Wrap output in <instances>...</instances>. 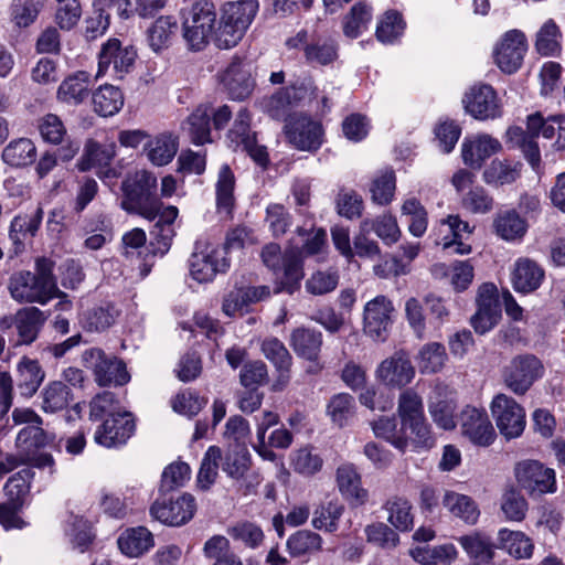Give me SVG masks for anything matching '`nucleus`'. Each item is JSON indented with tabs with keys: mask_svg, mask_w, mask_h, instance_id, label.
I'll return each mask as SVG.
<instances>
[{
	"mask_svg": "<svg viewBox=\"0 0 565 565\" xmlns=\"http://www.w3.org/2000/svg\"><path fill=\"white\" fill-rule=\"evenodd\" d=\"M55 262L47 257L35 259V271L22 270L11 276L9 290L19 302H38L45 305L62 295L53 274ZM63 296H65L63 294Z\"/></svg>",
	"mask_w": 565,
	"mask_h": 565,
	"instance_id": "1",
	"label": "nucleus"
},
{
	"mask_svg": "<svg viewBox=\"0 0 565 565\" xmlns=\"http://www.w3.org/2000/svg\"><path fill=\"white\" fill-rule=\"evenodd\" d=\"M120 190V207L128 214L153 221L164 207L157 192V177L151 171L140 169L127 173L121 181Z\"/></svg>",
	"mask_w": 565,
	"mask_h": 565,
	"instance_id": "2",
	"label": "nucleus"
},
{
	"mask_svg": "<svg viewBox=\"0 0 565 565\" xmlns=\"http://www.w3.org/2000/svg\"><path fill=\"white\" fill-rule=\"evenodd\" d=\"M262 260L275 276V294L287 292L292 295L299 290L303 279V260L296 247L281 252L276 243L267 244L262 249Z\"/></svg>",
	"mask_w": 565,
	"mask_h": 565,
	"instance_id": "3",
	"label": "nucleus"
},
{
	"mask_svg": "<svg viewBox=\"0 0 565 565\" xmlns=\"http://www.w3.org/2000/svg\"><path fill=\"white\" fill-rule=\"evenodd\" d=\"M259 10L258 0H237L222 7L214 41L218 49H232L238 44Z\"/></svg>",
	"mask_w": 565,
	"mask_h": 565,
	"instance_id": "4",
	"label": "nucleus"
},
{
	"mask_svg": "<svg viewBox=\"0 0 565 565\" xmlns=\"http://www.w3.org/2000/svg\"><path fill=\"white\" fill-rule=\"evenodd\" d=\"M183 39L193 51L203 50L214 32L216 11L212 2L200 0L182 10Z\"/></svg>",
	"mask_w": 565,
	"mask_h": 565,
	"instance_id": "5",
	"label": "nucleus"
},
{
	"mask_svg": "<svg viewBox=\"0 0 565 565\" xmlns=\"http://www.w3.org/2000/svg\"><path fill=\"white\" fill-rule=\"evenodd\" d=\"M397 414L403 428L411 430L412 445L415 448L429 449L434 447L435 439L425 418L423 399L414 390L408 388L401 393Z\"/></svg>",
	"mask_w": 565,
	"mask_h": 565,
	"instance_id": "6",
	"label": "nucleus"
},
{
	"mask_svg": "<svg viewBox=\"0 0 565 565\" xmlns=\"http://www.w3.org/2000/svg\"><path fill=\"white\" fill-rule=\"evenodd\" d=\"M31 478L32 471L25 468L11 476L3 487L7 501L0 503V524L6 530L25 526V522L18 515V512L24 505Z\"/></svg>",
	"mask_w": 565,
	"mask_h": 565,
	"instance_id": "7",
	"label": "nucleus"
},
{
	"mask_svg": "<svg viewBox=\"0 0 565 565\" xmlns=\"http://www.w3.org/2000/svg\"><path fill=\"white\" fill-rule=\"evenodd\" d=\"M82 361L93 371L94 380L100 387L122 386L130 381L125 362L115 355H107L99 348L85 350Z\"/></svg>",
	"mask_w": 565,
	"mask_h": 565,
	"instance_id": "8",
	"label": "nucleus"
},
{
	"mask_svg": "<svg viewBox=\"0 0 565 565\" xmlns=\"http://www.w3.org/2000/svg\"><path fill=\"white\" fill-rule=\"evenodd\" d=\"M231 266L225 250L207 243H196L190 258V273L199 282L212 281L217 274H225Z\"/></svg>",
	"mask_w": 565,
	"mask_h": 565,
	"instance_id": "9",
	"label": "nucleus"
},
{
	"mask_svg": "<svg viewBox=\"0 0 565 565\" xmlns=\"http://www.w3.org/2000/svg\"><path fill=\"white\" fill-rule=\"evenodd\" d=\"M543 374L544 365L539 358L533 354H521L510 361L503 377L505 385L514 394L523 395Z\"/></svg>",
	"mask_w": 565,
	"mask_h": 565,
	"instance_id": "10",
	"label": "nucleus"
},
{
	"mask_svg": "<svg viewBox=\"0 0 565 565\" xmlns=\"http://www.w3.org/2000/svg\"><path fill=\"white\" fill-rule=\"evenodd\" d=\"M491 412L497 427L507 439H513L525 428V411L514 398L498 394L491 403Z\"/></svg>",
	"mask_w": 565,
	"mask_h": 565,
	"instance_id": "11",
	"label": "nucleus"
},
{
	"mask_svg": "<svg viewBox=\"0 0 565 565\" xmlns=\"http://www.w3.org/2000/svg\"><path fill=\"white\" fill-rule=\"evenodd\" d=\"M137 52L132 46H122L118 39H109L98 54L97 77L110 74L122 78L134 66Z\"/></svg>",
	"mask_w": 565,
	"mask_h": 565,
	"instance_id": "12",
	"label": "nucleus"
},
{
	"mask_svg": "<svg viewBox=\"0 0 565 565\" xmlns=\"http://www.w3.org/2000/svg\"><path fill=\"white\" fill-rule=\"evenodd\" d=\"M195 511V499L190 493H183L175 499L159 498L150 507V515L170 526L186 524Z\"/></svg>",
	"mask_w": 565,
	"mask_h": 565,
	"instance_id": "13",
	"label": "nucleus"
},
{
	"mask_svg": "<svg viewBox=\"0 0 565 565\" xmlns=\"http://www.w3.org/2000/svg\"><path fill=\"white\" fill-rule=\"evenodd\" d=\"M288 141L298 150L315 152L323 142L322 125L309 116L299 115L285 126Z\"/></svg>",
	"mask_w": 565,
	"mask_h": 565,
	"instance_id": "14",
	"label": "nucleus"
},
{
	"mask_svg": "<svg viewBox=\"0 0 565 565\" xmlns=\"http://www.w3.org/2000/svg\"><path fill=\"white\" fill-rule=\"evenodd\" d=\"M515 477L520 486L531 494L541 495L556 490L555 471L536 460L519 462Z\"/></svg>",
	"mask_w": 565,
	"mask_h": 565,
	"instance_id": "15",
	"label": "nucleus"
},
{
	"mask_svg": "<svg viewBox=\"0 0 565 565\" xmlns=\"http://www.w3.org/2000/svg\"><path fill=\"white\" fill-rule=\"evenodd\" d=\"M526 50L525 35L519 30H510L498 43L494 50V61L502 72L515 73L522 65Z\"/></svg>",
	"mask_w": 565,
	"mask_h": 565,
	"instance_id": "16",
	"label": "nucleus"
},
{
	"mask_svg": "<svg viewBox=\"0 0 565 565\" xmlns=\"http://www.w3.org/2000/svg\"><path fill=\"white\" fill-rule=\"evenodd\" d=\"M394 311L392 301L383 295L376 296L364 306L363 329L373 340H385Z\"/></svg>",
	"mask_w": 565,
	"mask_h": 565,
	"instance_id": "17",
	"label": "nucleus"
},
{
	"mask_svg": "<svg viewBox=\"0 0 565 565\" xmlns=\"http://www.w3.org/2000/svg\"><path fill=\"white\" fill-rule=\"evenodd\" d=\"M466 111L478 120L494 119L501 116L497 93L490 85H476L462 99Z\"/></svg>",
	"mask_w": 565,
	"mask_h": 565,
	"instance_id": "18",
	"label": "nucleus"
},
{
	"mask_svg": "<svg viewBox=\"0 0 565 565\" xmlns=\"http://www.w3.org/2000/svg\"><path fill=\"white\" fill-rule=\"evenodd\" d=\"M135 422L129 413L111 414L94 434L96 444L113 448L125 445L135 433Z\"/></svg>",
	"mask_w": 565,
	"mask_h": 565,
	"instance_id": "19",
	"label": "nucleus"
},
{
	"mask_svg": "<svg viewBox=\"0 0 565 565\" xmlns=\"http://www.w3.org/2000/svg\"><path fill=\"white\" fill-rule=\"evenodd\" d=\"M462 435L477 445L487 447L495 438L494 428L488 414L472 406H466L459 416Z\"/></svg>",
	"mask_w": 565,
	"mask_h": 565,
	"instance_id": "20",
	"label": "nucleus"
},
{
	"mask_svg": "<svg viewBox=\"0 0 565 565\" xmlns=\"http://www.w3.org/2000/svg\"><path fill=\"white\" fill-rule=\"evenodd\" d=\"M178 214L179 210L174 205L164 206L158 213V221L150 231L151 241L149 246L153 255L163 256L170 249L175 235L173 224Z\"/></svg>",
	"mask_w": 565,
	"mask_h": 565,
	"instance_id": "21",
	"label": "nucleus"
},
{
	"mask_svg": "<svg viewBox=\"0 0 565 565\" xmlns=\"http://www.w3.org/2000/svg\"><path fill=\"white\" fill-rule=\"evenodd\" d=\"M376 374L379 380L385 385L403 387L412 382L415 370L405 354L395 353L380 364Z\"/></svg>",
	"mask_w": 565,
	"mask_h": 565,
	"instance_id": "22",
	"label": "nucleus"
},
{
	"mask_svg": "<svg viewBox=\"0 0 565 565\" xmlns=\"http://www.w3.org/2000/svg\"><path fill=\"white\" fill-rule=\"evenodd\" d=\"M222 83L234 100H244L255 87L249 68L239 60H234L222 75Z\"/></svg>",
	"mask_w": 565,
	"mask_h": 565,
	"instance_id": "23",
	"label": "nucleus"
},
{
	"mask_svg": "<svg viewBox=\"0 0 565 565\" xmlns=\"http://www.w3.org/2000/svg\"><path fill=\"white\" fill-rule=\"evenodd\" d=\"M527 129L533 136H542L547 140L556 137L553 147L556 150H565V117L544 118L537 111L527 116Z\"/></svg>",
	"mask_w": 565,
	"mask_h": 565,
	"instance_id": "24",
	"label": "nucleus"
},
{
	"mask_svg": "<svg viewBox=\"0 0 565 565\" xmlns=\"http://www.w3.org/2000/svg\"><path fill=\"white\" fill-rule=\"evenodd\" d=\"M269 295L270 289L268 286H246L235 288L224 298L222 306L223 312L228 317L242 313L243 311H246L252 303L264 300L268 298Z\"/></svg>",
	"mask_w": 565,
	"mask_h": 565,
	"instance_id": "25",
	"label": "nucleus"
},
{
	"mask_svg": "<svg viewBox=\"0 0 565 565\" xmlns=\"http://www.w3.org/2000/svg\"><path fill=\"white\" fill-rule=\"evenodd\" d=\"M44 379L45 372L38 360L22 356L17 363L15 382L21 396H34Z\"/></svg>",
	"mask_w": 565,
	"mask_h": 565,
	"instance_id": "26",
	"label": "nucleus"
},
{
	"mask_svg": "<svg viewBox=\"0 0 565 565\" xmlns=\"http://www.w3.org/2000/svg\"><path fill=\"white\" fill-rule=\"evenodd\" d=\"M501 149V143L488 136L481 135L475 139H465L461 145V157L465 164L472 169H479L483 161L497 153Z\"/></svg>",
	"mask_w": 565,
	"mask_h": 565,
	"instance_id": "27",
	"label": "nucleus"
},
{
	"mask_svg": "<svg viewBox=\"0 0 565 565\" xmlns=\"http://www.w3.org/2000/svg\"><path fill=\"white\" fill-rule=\"evenodd\" d=\"M236 178L232 168L223 163L217 172L215 182L216 209L218 213L231 216L235 206Z\"/></svg>",
	"mask_w": 565,
	"mask_h": 565,
	"instance_id": "28",
	"label": "nucleus"
},
{
	"mask_svg": "<svg viewBox=\"0 0 565 565\" xmlns=\"http://www.w3.org/2000/svg\"><path fill=\"white\" fill-rule=\"evenodd\" d=\"M46 317L36 307H26L17 312V331L19 340L15 345L33 343L44 324Z\"/></svg>",
	"mask_w": 565,
	"mask_h": 565,
	"instance_id": "29",
	"label": "nucleus"
},
{
	"mask_svg": "<svg viewBox=\"0 0 565 565\" xmlns=\"http://www.w3.org/2000/svg\"><path fill=\"white\" fill-rule=\"evenodd\" d=\"M544 279V270L535 262L519 259L513 271L512 282L518 292L529 294L536 290Z\"/></svg>",
	"mask_w": 565,
	"mask_h": 565,
	"instance_id": "30",
	"label": "nucleus"
},
{
	"mask_svg": "<svg viewBox=\"0 0 565 565\" xmlns=\"http://www.w3.org/2000/svg\"><path fill=\"white\" fill-rule=\"evenodd\" d=\"M295 353L308 361H316L322 345V333L309 328H298L290 335Z\"/></svg>",
	"mask_w": 565,
	"mask_h": 565,
	"instance_id": "31",
	"label": "nucleus"
},
{
	"mask_svg": "<svg viewBox=\"0 0 565 565\" xmlns=\"http://www.w3.org/2000/svg\"><path fill=\"white\" fill-rule=\"evenodd\" d=\"M182 130L186 132L191 141L196 146L212 142L210 105L198 106L182 124Z\"/></svg>",
	"mask_w": 565,
	"mask_h": 565,
	"instance_id": "32",
	"label": "nucleus"
},
{
	"mask_svg": "<svg viewBox=\"0 0 565 565\" xmlns=\"http://www.w3.org/2000/svg\"><path fill=\"white\" fill-rule=\"evenodd\" d=\"M119 550L129 557H138L153 546V535L145 526L126 530L118 537Z\"/></svg>",
	"mask_w": 565,
	"mask_h": 565,
	"instance_id": "33",
	"label": "nucleus"
},
{
	"mask_svg": "<svg viewBox=\"0 0 565 565\" xmlns=\"http://www.w3.org/2000/svg\"><path fill=\"white\" fill-rule=\"evenodd\" d=\"M337 481L341 493L354 505L363 504L367 492L361 488V477L353 465H342L337 470Z\"/></svg>",
	"mask_w": 565,
	"mask_h": 565,
	"instance_id": "34",
	"label": "nucleus"
},
{
	"mask_svg": "<svg viewBox=\"0 0 565 565\" xmlns=\"http://www.w3.org/2000/svg\"><path fill=\"white\" fill-rule=\"evenodd\" d=\"M360 230L369 233L374 232L388 246L397 243L402 235L396 217L390 213L381 214L374 218H364L360 223Z\"/></svg>",
	"mask_w": 565,
	"mask_h": 565,
	"instance_id": "35",
	"label": "nucleus"
},
{
	"mask_svg": "<svg viewBox=\"0 0 565 565\" xmlns=\"http://www.w3.org/2000/svg\"><path fill=\"white\" fill-rule=\"evenodd\" d=\"M92 103L96 114L102 117H111L122 108L124 95L118 87L105 84L93 92Z\"/></svg>",
	"mask_w": 565,
	"mask_h": 565,
	"instance_id": "36",
	"label": "nucleus"
},
{
	"mask_svg": "<svg viewBox=\"0 0 565 565\" xmlns=\"http://www.w3.org/2000/svg\"><path fill=\"white\" fill-rule=\"evenodd\" d=\"M35 158L36 147L29 138L13 139L2 150L3 162L14 168L30 166Z\"/></svg>",
	"mask_w": 565,
	"mask_h": 565,
	"instance_id": "37",
	"label": "nucleus"
},
{
	"mask_svg": "<svg viewBox=\"0 0 565 565\" xmlns=\"http://www.w3.org/2000/svg\"><path fill=\"white\" fill-rule=\"evenodd\" d=\"M372 430L377 438H382L390 443L394 448L401 452H405L408 445L412 444L406 436V428L397 427V422L394 417H380L372 422Z\"/></svg>",
	"mask_w": 565,
	"mask_h": 565,
	"instance_id": "38",
	"label": "nucleus"
},
{
	"mask_svg": "<svg viewBox=\"0 0 565 565\" xmlns=\"http://www.w3.org/2000/svg\"><path fill=\"white\" fill-rule=\"evenodd\" d=\"M148 160L157 167L167 166L178 151V142L171 135L162 134L149 140L143 148Z\"/></svg>",
	"mask_w": 565,
	"mask_h": 565,
	"instance_id": "39",
	"label": "nucleus"
},
{
	"mask_svg": "<svg viewBox=\"0 0 565 565\" xmlns=\"http://www.w3.org/2000/svg\"><path fill=\"white\" fill-rule=\"evenodd\" d=\"M43 215L44 212L41 206H38L33 214L15 215L9 227V237L12 243L21 246L26 235L35 236L41 226Z\"/></svg>",
	"mask_w": 565,
	"mask_h": 565,
	"instance_id": "40",
	"label": "nucleus"
},
{
	"mask_svg": "<svg viewBox=\"0 0 565 565\" xmlns=\"http://www.w3.org/2000/svg\"><path fill=\"white\" fill-rule=\"evenodd\" d=\"M89 75L77 72L65 78L57 89V98L68 105H79L88 96Z\"/></svg>",
	"mask_w": 565,
	"mask_h": 565,
	"instance_id": "41",
	"label": "nucleus"
},
{
	"mask_svg": "<svg viewBox=\"0 0 565 565\" xmlns=\"http://www.w3.org/2000/svg\"><path fill=\"white\" fill-rule=\"evenodd\" d=\"M41 408L44 413L54 414L65 409L73 399L71 388L62 381H53L41 392Z\"/></svg>",
	"mask_w": 565,
	"mask_h": 565,
	"instance_id": "42",
	"label": "nucleus"
},
{
	"mask_svg": "<svg viewBox=\"0 0 565 565\" xmlns=\"http://www.w3.org/2000/svg\"><path fill=\"white\" fill-rule=\"evenodd\" d=\"M444 507L456 518L468 524H475L480 515L476 502L468 495L455 491H446L443 498Z\"/></svg>",
	"mask_w": 565,
	"mask_h": 565,
	"instance_id": "43",
	"label": "nucleus"
},
{
	"mask_svg": "<svg viewBox=\"0 0 565 565\" xmlns=\"http://www.w3.org/2000/svg\"><path fill=\"white\" fill-rule=\"evenodd\" d=\"M493 227L495 234L508 242L521 239L527 231L526 221L515 211L498 213L493 220Z\"/></svg>",
	"mask_w": 565,
	"mask_h": 565,
	"instance_id": "44",
	"label": "nucleus"
},
{
	"mask_svg": "<svg viewBox=\"0 0 565 565\" xmlns=\"http://www.w3.org/2000/svg\"><path fill=\"white\" fill-rule=\"evenodd\" d=\"M498 536L501 547L514 558L522 559L532 556L534 544L525 533L501 529Z\"/></svg>",
	"mask_w": 565,
	"mask_h": 565,
	"instance_id": "45",
	"label": "nucleus"
},
{
	"mask_svg": "<svg viewBox=\"0 0 565 565\" xmlns=\"http://www.w3.org/2000/svg\"><path fill=\"white\" fill-rule=\"evenodd\" d=\"M178 31V22L171 15L159 17L148 30L149 45L154 52L168 47Z\"/></svg>",
	"mask_w": 565,
	"mask_h": 565,
	"instance_id": "46",
	"label": "nucleus"
},
{
	"mask_svg": "<svg viewBox=\"0 0 565 565\" xmlns=\"http://www.w3.org/2000/svg\"><path fill=\"white\" fill-rule=\"evenodd\" d=\"M306 62L312 66L331 64L338 57V45L332 39H316L303 47Z\"/></svg>",
	"mask_w": 565,
	"mask_h": 565,
	"instance_id": "47",
	"label": "nucleus"
},
{
	"mask_svg": "<svg viewBox=\"0 0 565 565\" xmlns=\"http://www.w3.org/2000/svg\"><path fill=\"white\" fill-rule=\"evenodd\" d=\"M260 351L264 356L276 367L284 376L291 366L292 358L282 341L275 337L265 338L260 344Z\"/></svg>",
	"mask_w": 565,
	"mask_h": 565,
	"instance_id": "48",
	"label": "nucleus"
},
{
	"mask_svg": "<svg viewBox=\"0 0 565 565\" xmlns=\"http://www.w3.org/2000/svg\"><path fill=\"white\" fill-rule=\"evenodd\" d=\"M459 543L467 554L478 563H488L493 558L494 545L491 539L481 533L461 536Z\"/></svg>",
	"mask_w": 565,
	"mask_h": 565,
	"instance_id": "49",
	"label": "nucleus"
},
{
	"mask_svg": "<svg viewBox=\"0 0 565 565\" xmlns=\"http://www.w3.org/2000/svg\"><path fill=\"white\" fill-rule=\"evenodd\" d=\"M117 316L118 311L115 307L107 303L85 311L81 318V323L87 331L100 332L113 326Z\"/></svg>",
	"mask_w": 565,
	"mask_h": 565,
	"instance_id": "50",
	"label": "nucleus"
},
{
	"mask_svg": "<svg viewBox=\"0 0 565 565\" xmlns=\"http://www.w3.org/2000/svg\"><path fill=\"white\" fill-rule=\"evenodd\" d=\"M322 547V537L315 532L297 531L287 540V548L292 557H300L319 552Z\"/></svg>",
	"mask_w": 565,
	"mask_h": 565,
	"instance_id": "51",
	"label": "nucleus"
},
{
	"mask_svg": "<svg viewBox=\"0 0 565 565\" xmlns=\"http://www.w3.org/2000/svg\"><path fill=\"white\" fill-rule=\"evenodd\" d=\"M446 349L441 343L430 342L418 352V366L422 373L433 374L439 372L447 361Z\"/></svg>",
	"mask_w": 565,
	"mask_h": 565,
	"instance_id": "52",
	"label": "nucleus"
},
{
	"mask_svg": "<svg viewBox=\"0 0 565 565\" xmlns=\"http://www.w3.org/2000/svg\"><path fill=\"white\" fill-rule=\"evenodd\" d=\"M385 509L388 512L387 521L398 531L406 532L413 527L412 505L405 498L393 497L387 500Z\"/></svg>",
	"mask_w": 565,
	"mask_h": 565,
	"instance_id": "53",
	"label": "nucleus"
},
{
	"mask_svg": "<svg viewBox=\"0 0 565 565\" xmlns=\"http://www.w3.org/2000/svg\"><path fill=\"white\" fill-rule=\"evenodd\" d=\"M372 20V10L363 2L355 3L343 20V33L350 39H356L366 30Z\"/></svg>",
	"mask_w": 565,
	"mask_h": 565,
	"instance_id": "54",
	"label": "nucleus"
},
{
	"mask_svg": "<svg viewBox=\"0 0 565 565\" xmlns=\"http://www.w3.org/2000/svg\"><path fill=\"white\" fill-rule=\"evenodd\" d=\"M43 424H33L23 427L17 436L15 444L23 451L31 452L44 448L53 441V436L45 431Z\"/></svg>",
	"mask_w": 565,
	"mask_h": 565,
	"instance_id": "55",
	"label": "nucleus"
},
{
	"mask_svg": "<svg viewBox=\"0 0 565 565\" xmlns=\"http://www.w3.org/2000/svg\"><path fill=\"white\" fill-rule=\"evenodd\" d=\"M562 32L553 19H548L536 33L535 47L541 55H554L561 50Z\"/></svg>",
	"mask_w": 565,
	"mask_h": 565,
	"instance_id": "56",
	"label": "nucleus"
},
{
	"mask_svg": "<svg viewBox=\"0 0 565 565\" xmlns=\"http://www.w3.org/2000/svg\"><path fill=\"white\" fill-rule=\"evenodd\" d=\"M520 163L508 160H493L484 170L483 179L488 184H509L520 177Z\"/></svg>",
	"mask_w": 565,
	"mask_h": 565,
	"instance_id": "57",
	"label": "nucleus"
},
{
	"mask_svg": "<svg viewBox=\"0 0 565 565\" xmlns=\"http://www.w3.org/2000/svg\"><path fill=\"white\" fill-rule=\"evenodd\" d=\"M396 189L395 173L391 169H385L371 183V199L379 205H387L392 202Z\"/></svg>",
	"mask_w": 565,
	"mask_h": 565,
	"instance_id": "58",
	"label": "nucleus"
},
{
	"mask_svg": "<svg viewBox=\"0 0 565 565\" xmlns=\"http://www.w3.org/2000/svg\"><path fill=\"white\" fill-rule=\"evenodd\" d=\"M221 459V449L216 446H210L202 458L201 467L196 478L198 487L200 489L209 490L215 482Z\"/></svg>",
	"mask_w": 565,
	"mask_h": 565,
	"instance_id": "59",
	"label": "nucleus"
},
{
	"mask_svg": "<svg viewBox=\"0 0 565 565\" xmlns=\"http://www.w3.org/2000/svg\"><path fill=\"white\" fill-rule=\"evenodd\" d=\"M340 275L335 269L313 271L305 282L306 291L312 296L332 292L339 285Z\"/></svg>",
	"mask_w": 565,
	"mask_h": 565,
	"instance_id": "60",
	"label": "nucleus"
},
{
	"mask_svg": "<svg viewBox=\"0 0 565 565\" xmlns=\"http://www.w3.org/2000/svg\"><path fill=\"white\" fill-rule=\"evenodd\" d=\"M402 213L411 217L409 233L415 237H422L428 226V215L423 204L415 198L407 199L402 205Z\"/></svg>",
	"mask_w": 565,
	"mask_h": 565,
	"instance_id": "61",
	"label": "nucleus"
},
{
	"mask_svg": "<svg viewBox=\"0 0 565 565\" xmlns=\"http://www.w3.org/2000/svg\"><path fill=\"white\" fill-rule=\"evenodd\" d=\"M457 551L454 545L445 544L434 547H416L412 551L413 558L423 565L450 563L456 558Z\"/></svg>",
	"mask_w": 565,
	"mask_h": 565,
	"instance_id": "62",
	"label": "nucleus"
},
{
	"mask_svg": "<svg viewBox=\"0 0 565 565\" xmlns=\"http://www.w3.org/2000/svg\"><path fill=\"white\" fill-rule=\"evenodd\" d=\"M250 456L246 447L235 445L226 452L223 470L233 479H241L248 471Z\"/></svg>",
	"mask_w": 565,
	"mask_h": 565,
	"instance_id": "63",
	"label": "nucleus"
},
{
	"mask_svg": "<svg viewBox=\"0 0 565 565\" xmlns=\"http://www.w3.org/2000/svg\"><path fill=\"white\" fill-rule=\"evenodd\" d=\"M354 398L348 393H339L331 397L327 405V414L331 420L339 427L348 424L350 417L354 414Z\"/></svg>",
	"mask_w": 565,
	"mask_h": 565,
	"instance_id": "64",
	"label": "nucleus"
}]
</instances>
